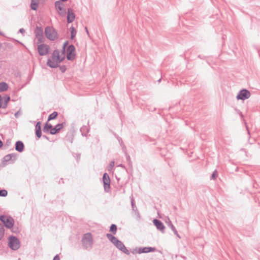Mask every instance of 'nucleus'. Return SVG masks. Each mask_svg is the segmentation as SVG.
Returning a JSON list of instances; mask_svg holds the SVG:
<instances>
[{
  "label": "nucleus",
  "mask_w": 260,
  "mask_h": 260,
  "mask_svg": "<svg viewBox=\"0 0 260 260\" xmlns=\"http://www.w3.org/2000/svg\"><path fill=\"white\" fill-rule=\"evenodd\" d=\"M60 52L58 49L53 51L52 54V58H48L47 65L51 68H56L59 66V64L65 59L64 56H60Z\"/></svg>",
  "instance_id": "1"
},
{
  "label": "nucleus",
  "mask_w": 260,
  "mask_h": 260,
  "mask_svg": "<svg viewBox=\"0 0 260 260\" xmlns=\"http://www.w3.org/2000/svg\"><path fill=\"white\" fill-rule=\"evenodd\" d=\"M82 245L84 249L90 250L93 247V239L90 233L83 234L82 237Z\"/></svg>",
  "instance_id": "2"
},
{
  "label": "nucleus",
  "mask_w": 260,
  "mask_h": 260,
  "mask_svg": "<svg viewBox=\"0 0 260 260\" xmlns=\"http://www.w3.org/2000/svg\"><path fill=\"white\" fill-rule=\"evenodd\" d=\"M8 246L13 250H17L20 247V242L14 236H10L8 238Z\"/></svg>",
  "instance_id": "3"
},
{
  "label": "nucleus",
  "mask_w": 260,
  "mask_h": 260,
  "mask_svg": "<svg viewBox=\"0 0 260 260\" xmlns=\"http://www.w3.org/2000/svg\"><path fill=\"white\" fill-rule=\"evenodd\" d=\"M45 35L46 38L50 41H54L57 38V32L52 27H46Z\"/></svg>",
  "instance_id": "4"
},
{
  "label": "nucleus",
  "mask_w": 260,
  "mask_h": 260,
  "mask_svg": "<svg viewBox=\"0 0 260 260\" xmlns=\"http://www.w3.org/2000/svg\"><path fill=\"white\" fill-rule=\"evenodd\" d=\"M0 220L4 223L5 226L7 229L13 228L14 224V220L12 217L9 216L6 217L4 215L0 216Z\"/></svg>",
  "instance_id": "5"
},
{
  "label": "nucleus",
  "mask_w": 260,
  "mask_h": 260,
  "mask_svg": "<svg viewBox=\"0 0 260 260\" xmlns=\"http://www.w3.org/2000/svg\"><path fill=\"white\" fill-rule=\"evenodd\" d=\"M67 59L68 60L73 61L76 57V48L74 45H69L66 50Z\"/></svg>",
  "instance_id": "6"
},
{
  "label": "nucleus",
  "mask_w": 260,
  "mask_h": 260,
  "mask_svg": "<svg viewBox=\"0 0 260 260\" xmlns=\"http://www.w3.org/2000/svg\"><path fill=\"white\" fill-rule=\"evenodd\" d=\"M34 33L37 39V44H40L44 42L45 38L43 35V30L41 27L37 26Z\"/></svg>",
  "instance_id": "7"
},
{
  "label": "nucleus",
  "mask_w": 260,
  "mask_h": 260,
  "mask_svg": "<svg viewBox=\"0 0 260 260\" xmlns=\"http://www.w3.org/2000/svg\"><path fill=\"white\" fill-rule=\"evenodd\" d=\"M251 93L250 91L246 89H242L239 91L238 94L236 96V99L238 100L244 101L248 99L250 97Z\"/></svg>",
  "instance_id": "8"
},
{
  "label": "nucleus",
  "mask_w": 260,
  "mask_h": 260,
  "mask_svg": "<svg viewBox=\"0 0 260 260\" xmlns=\"http://www.w3.org/2000/svg\"><path fill=\"white\" fill-rule=\"evenodd\" d=\"M49 49V46L47 44H41L38 45V51L40 56H44L48 54Z\"/></svg>",
  "instance_id": "9"
},
{
  "label": "nucleus",
  "mask_w": 260,
  "mask_h": 260,
  "mask_svg": "<svg viewBox=\"0 0 260 260\" xmlns=\"http://www.w3.org/2000/svg\"><path fill=\"white\" fill-rule=\"evenodd\" d=\"M119 250L121 251L122 252L124 253L127 255L129 254V251L127 249L126 247L125 246L124 244L118 239L115 241L114 243L113 244Z\"/></svg>",
  "instance_id": "10"
},
{
  "label": "nucleus",
  "mask_w": 260,
  "mask_h": 260,
  "mask_svg": "<svg viewBox=\"0 0 260 260\" xmlns=\"http://www.w3.org/2000/svg\"><path fill=\"white\" fill-rule=\"evenodd\" d=\"M153 223L158 230L160 231L162 233H165V226L160 220L154 219Z\"/></svg>",
  "instance_id": "11"
},
{
  "label": "nucleus",
  "mask_w": 260,
  "mask_h": 260,
  "mask_svg": "<svg viewBox=\"0 0 260 260\" xmlns=\"http://www.w3.org/2000/svg\"><path fill=\"white\" fill-rule=\"evenodd\" d=\"M75 18V15L71 8L68 9L67 13V22L68 23L73 22Z\"/></svg>",
  "instance_id": "12"
},
{
  "label": "nucleus",
  "mask_w": 260,
  "mask_h": 260,
  "mask_svg": "<svg viewBox=\"0 0 260 260\" xmlns=\"http://www.w3.org/2000/svg\"><path fill=\"white\" fill-rule=\"evenodd\" d=\"M35 133L36 137H37V139H40L42 136L41 122L40 121L37 122L36 124Z\"/></svg>",
  "instance_id": "13"
},
{
  "label": "nucleus",
  "mask_w": 260,
  "mask_h": 260,
  "mask_svg": "<svg viewBox=\"0 0 260 260\" xmlns=\"http://www.w3.org/2000/svg\"><path fill=\"white\" fill-rule=\"evenodd\" d=\"M156 251V248L155 247H145L143 248H139L138 250L139 253H148L150 252H154Z\"/></svg>",
  "instance_id": "14"
},
{
  "label": "nucleus",
  "mask_w": 260,
  "mask_h": 260,
  "mask_svg": "<svg viewBox=\"0 0 260 260\" xmlns=\"http://www.w3.org/2000/svg\"><path fill=\"white\" fill-rule=\"evenodd\" d=\"M15 148L17 151L22 152L24 150V145L22 141H17L15 143Z\"/></svg>",
  "instance_id": "15"
},
{
  "label": "nucleus",
  "mask_w": 260,
  "mask_h": 260,
  "mask_svg": "<svg viewBox=\"0 0 260 260\" xmlns=\"http://www.w3.org/2000/svg\"><path fill=\"white\" fill-rule=\"evenodd\" d=\"M52 127L51 124L48 123V121L46 122L43 127V132L44 133L51 134V131H52Z\"/></svg>",
  "instance_id": "16"
},
{
  "label": "nucleus",
  "mask_w": 260,
  "mask_h": 260,
  "mask_svg": "<svg viewBox=\"0 0 260 260\" xmlns=\"http://www.w3.org/2000/svg\"><path fill=\"white\" fill-rule=\"evenodd\" d=\"M64 123H58L54 127H52L51 135H55L59 132L61 129L63 127Z\"/></svg>",
  "instance_id": "17"
},
{
  "label": "nucleus",
  "mask_w": 260,
  "mask_h": 260,
  "mask_svg": "<svg viewBox=\"0 0 260 260\" xmlns=\"http://www.w3.org/2000/svg\"><path fill=\"white\" fill-rule=\"evenodd\" d=\"M10 161H11V158L10 155L9 154L5 155L2 159L1 163L0 164V167L4 168L6 167L7 165V162Z\"/></svg>",
  "instance_id": "18"
},
{
  "label": "nucleus",
  "mask_w": 260,
  "mask_h": 260,
  "mask_svg": "<svg viewBox=\"0 0 260 260\" xmlns=\"http://www.w3.org/2000/svg\"><path fill=\"white\" fill-rule=\"evenodd\" d=\"M74 138V133L73 131H69L65 137V140L70 142V143H73Z\"/></svg>",
  "instance_id": "19"
},
{
  "label": "nucleus",
  "mask_w": 260,
  "mask_h": 260,
  "mask_svg": "<svg viewBox=\"0 0 260 260\" xmlns=\"http://www.w3.org/2000/svg\"><path fill=\"white\" fill-rule=\"evenodd\" d=\"M131 205L132 207L133 211L135 212V214L137 216L138 218H140V214L139 212V211L137 208L136 205H135V200L133 198L131 199Z\"/></svg>",
  "instance_id": "20"
},
{
  "label": "nucleus",
  "mask_w": 260,
  "mask_h": 260,
  "mask_svg": "<svg viewBox=\"0 0 260 260\" xmlns=\"http://www.w3.org/2000/svg\"><path fill=\"white\" fill-rule=\"evenodd\" d=\"M2 99L4 100V103L3 104H2L3 107H2V108L6 109L8 106V104L9 102L11 100L10 96L8 94H5L4 96H3Z\"/></svg>",
  "instance_id": "21"
},
{
  "label": "nucleus",
  "mask_w": 260,
  "mask_h": 260,
  "mask_svg": "<svg viewBox=\"0 0 260 260\" xmlns=\"http://www.w3.org/2000/svg\"><path fill=\"white\" fill-rule=\"evenodd\" d=\"M40 0H31L30 8L32 10H37L39 4Z\"/></svg>",
  "instance_id": "22"
},
{
  "label": "nucleus",
  "mask_w": 260,
  "mask_h": 260,
  "mask_svg": "<svg viewBox=\"0 0 260 260\" xmlns=\"http://www.w3.org/2000/svg\"><path fill=\"white\" fill-rule=\"evenodd\" d=\"M80 131L82 136L86 137L89 131V129L87 126L83 125L80 128Z\"/></svg>",
  "instance_id": "23"
},
{
  "label": "nucleus",
  "mask_w": 260,
  "mask_h": 260,
  "mask_svg": "<svg viewBox=\"0 0 260 260\" xmlns=\"http://www.w3.org/2000/svg\"><path fill=\"white\" fill-rule=\"evenodd\" d=\"M9 86L6 82H2L0 83V92L5 91L8 90Z\"/></svg>",
  "instance_id": "24"
},
{
  "label": "nucleus",
  "mask_w": 260,
  "mask_h": 260,
  "mask_svg": "<svg viewBox=\"0 0 260 260\" xmlns=\"http://www.w3.org/2000/svg\"><path fill=\"white\" fill-rule=\"evenodd\" d=\"M63 4L62 3L59 1H56L55 2V7L59 11H61L63 10Z\"/></svg>",
  "instance_id": "25"
},
{
  "label": "nucleus",
  "mask_w": 260,
  "mask_h": 260,
  "mask_svg": "<svg viewBox=\"0 0 260 260\" xmlns=\"http://www.w3.org/2000/svg\"><path fill=\"white\" fill-rule=\"evenodd\" d=\"M58 114L57 112L54 111L53 113H52L48 116L47 121H49L51 120L56 119L58 116Z\"/></svg>",
  "instance_id": "26"
},
{
  "label": "nucleus",
  "mask_w": 260,
  "mask_h": 260,
  "mask_svg": "<svg viewBox=\"0 0 260 260\" xmlns=\"http://www.w3.org/2000/svg\"><path fill=\"white\" fill-rule=\"evenodd\" d=\"M106 237L109 239V240L113 244H114L115 241H116V240L117 239V238L116 237L114 236L113 235L109 233H107L106 234Z\"/></svg>",
  "instance_id": "27"
},
{
  "label": "nucleus",
  "mask_w": 260,
  "mask_h": 260,
  "mask_svg": "<svg viewBox=\"0 0 260 260\" xmlns=\"http://www.w3.org/2000/svg\"><path fill=\"white\" fill-rule=\"evenodd\" d=\"M102 179H103V184H104V183H105L106 182L108 183V182H110L111 181L110 177H109V176L108 174V173H104Z\"/></svg>",
  "instance_id": "28"
},
{
  "label": "nucleus",
  "mask_w": 260,
  "mask_h": 260,
  "mask_svg": "<svg viewBox=\"0 0 260 260\" xmlns=\"http://www.w3.org/2000/svg\"><path fill=\"white\" fill-rule=\"evenodd\" d=\"M103 185L106 192H110L111 191L110 182H106L103 184Z\"/></svg>",
  "instance_id": "29"
},
{
  "label": "nucleus",
  "mask_w": 260,
  "mask_h": 260,
  "mask_svg": "<svg viewBox=\"0 0 260 260\" xmlns=\"http://www.w3.org/2000/svg\"><path fill=\"white\" fill-rule=\"evenodd\" d=\"M117 230V226L115 224H112L110 227V232L112 233L113 235L116 234Z\"/></svg>",
  "instance_id": "30"
},
{
  "label": "nucleus",
  "mask_w": 260,
  "mask_h": 260,
  "mask_svg": "<svg viewBox=\"0 0 260 260\" xmlns=\"http://www.w3.org/2000/svg\"><path fill=\"white\" fill-rule=\"evenodd\" d=\"M71 29V39L73 40L76 36L77 31L73 26L70 27Z\"/></svg>",
  "instance_id": "31"
},
{
  "label": "nucleus",
  "mask_w": 260,
  "mask_h": 260,
  "mask_svg": "<svg viewBox=\"0 0 260 260\" xmlns=\"http://www.w3.org/2000/svg\"><path fill=\"white\" fill-rule=\"evenodd\" d=\"M11 158V163L13 164L17 160L18 154L16 153L9 154Z\"/></svg>",
  "instance_id": "32"
},
{
  "label": "nucleus",
  "mask_w": 260,
  "mask_h": 260,
  "mask_svg": "<svg viewBox=\"0 0 260 260\" xmlns=\"http://www.w3.org/2000/svg\"><path fill=\"white\" fill-rule=\"evenodd\" d=\"M5 230L4 225L0 223V240L3 238L4 236Z\"/></svg>",
  "instance_id": "33"
},
{
  "label": "nucleus",
  "mask_w": 260,
  "mask_h": 260,
  "mask_svg": "<svg viewBox=\"0 0 260 260\" xmlns=\"http://www.w3.org/2000/svg\"><path fill=\"white\" fill-rule=\"evenodd\" d=\"M166 223H167L168 226L170 228L171 230L174 229L175 228L169 218H168V221H166Z\"/></svg>",
  "instance_id": "34"
},
{
  "label": "nucleus",
  "mask_w": 260,
  "mask_h": 260,
  "mask_svg": "<svg viewBox=\"0 0 260 260\" xmlns=\"http://www.w3.org/2000/svg\"><path fill=\"white\" fill-rule=\"evenodd\" d=\"M8 194V191L6 189H0V197H5Z\"/></svg>",
  "instance_id": "35"
},
{
  "label": "nucleus",
  "mask_w": 260,
  "mask_h": 260,
  "mask_svg": "<svg viewBox=\"0 0 260 260\" xmlns=\"http://www.w3.org/2000/svg\"><path fill=\"white\" fill-rule=\"evenodd\" d=\"M117 139L118 141V142H119L120 145L121 146H122L123 150H125L126 148H125V147L124 146V145L123 144V141L122 140V139L120 137H119V136H117Z\"/></svg>",
  "instance_id": "36"
},
{
  "label": "nucleus",
  "mask_w": 260,
  "mask_h": 260,
  "mask_svg": "<svg viewBox=\"0 0 260 260\" xmlns=\"http://www.w3.org/2000/svg\"><path fill=\"white\" fill-rule=\"evenodd\" d=\"M217 177V172L216 170H214L212 173V174L210 177L211 180H215Z\"/></svg>",
  "instance_id": "37"
},
{
  "label": "nucleus",
  "mask_w": 260,
  "mask_h": 260,
  "mask_svg": "<svg viewBox=\"0 0 260 260\" xmlns=\"http://www.w3.org/2000/svg\"><path fill=\"white\" fill-rule=\"evenodd\" d=\"M58 67L59 68V70L61 72V73H64L66 72V71L67 70V67L66 66L64 65H62V66H59Z\"/></svg>",
  "instance_id": "38"
},
{
  "label": "nucleus",
  "mask_w": 260,
  "mask_h": 260,
  "mask_svg": "<svg viewBox=\"0 0 260 260\" xmlns=\"http://www.w3.org/2000/svg\"><path fill=\"white\" fill-rule=\"evenodd\" d=\"M124 151V152H125V156H126V160L127 161H128L129 162H131V157H130V156L128 154V153L126 152V150H123Z\"/></svg>",
  "instance_id": "39"
},
{
  "label": "nucleus",
  "mask_w": 260,
  "mask_h": 260,
  "mask_svg": "<svg viewBox=\"0 0 260 260\" xmlns=\"http://www.w3.org/2000/svg\"><path fill=\"white\" fill-rule=\"evenodd\" d=\"M172 230L173 231L174 234H175V235L177 237H178L179 239H180V238H181V237H180V235H179V234H178V232H177V230H176V228H175L174 229H172Z\"/></svg>",
  "instance_id": "40"
},
{
  "label": "nucleus",
  "mask_w": 260,
  "mask_h": 260,
  "mask_svg": "<svg viewBox=\"0 0 260 260\" xmlns=\"http://www.w3.org/2000/svg\"><path fill=\"white\" fill-rule=\"evenodd\" d=\"M172 230L173 231L174 234H175V235L177 237H178L179 239H180V238H181V237H180V235H179V234H178V232H177V230H176V228H175L174 229H172Z\"/></svg>",
  "instance_id": "41"
},
{
  "label": "nucleus",
  "mask_w": 260,
  "mask_h": 260,
  "mask_svg": "<svg viewBox=\"0 0 260 260\" xmlns=\"http://www.w3.org/2000/svg\"><path fill=\"white\" fill-rule=\"evenodd\" d=\"M68 44H69V42L68 41H66V42H64L63 44L62 48L66 49V47H67V45H68Z\"/></svg>",
  "instance_id": "42"
},
{
  "label": "nucleus",
  "mask_w": 260,
  "mask_h": 260,
  "mask_svg": "<svg viewBox=\"0 0 260 260\" xmlns=\"http://www.w3.org/2000/svg\"><path fill=\"white\" fill-rule=\"evenodd\" d=\"M53 260H60L59 255L58 254H56V255H55L53 258Z\"/></svg>",
  "instance_id": "43"
},
{
  "label": "nucleus",
  "mask_w": 260,
  "mask_h": 260,
  "mask_svg": "<svg viewBox=\"0 0 260 260\" xmlns=\"http://www.w3.org/2000/svg\"><path fill=\"white\" fill-rule=\"evenodd\" d=\"M19 32L21 33L22 34H24L25 32V30L24 28H21L19 30Z\"/></svg>",
  "instance_id": "44"
},
{
  "label": "nucleus",
  "mask_w": 260,
  "mask_h": 260,
  "mask_svg": "<svg viewBox=\"0 0 260 260\" xmlns=\"http://www.w3.org/2000/svg\"><path fill=\"white\" fill-rule=\"evenodd\" d=\"M10 144H11V141L10 140H8L6 142L5 146L7 145V147H9V146L10 145Z\"/></svg>",
  "instance_id": "45"
},
{
  "label": "nucleus",
  "mask_w": 260,
  "mask_h": 260,
  "mask_svg": "<svg viewBox=\"0 0 260 260\" xmlns=\"http://www.w3.org/2000/svg\"><path fill=\"white\" fill-rule=\"evenodd\" d=\"M2 100H3L2 97L1 95L0 94V109L2 108V107H3L2 102Z\"/></svg>",
  "instance_id": "46"
},
{
  "label": "nucleus",
  "mask_w": 260,
  "mask_h": 260,
  "mask_svg": "<svg viewBox=\"0 0 260 260\" xmlns=\"http://www.w3.org/2000/svg\"><path fill=\"white\" fill-rule=\"evenodd\" d=\"M20 115V111H17V112H16V113H15V116L16 117H18Z\"/></svg>",
  "instance_id": "47"
},
{
  "label": "nucleus",
  "mask_w": 260,
  "mask_h": 260,
  "mask_svg": "<svg viewBox=\"0 0 260 260\" xmlns=\"http://www.w3.org/2000/svg\"><path fill=\"white\" fill-rule=\"evenodd\" d=\"M12 231L13 232V233H17L18 232V228H13V229L12 230Z\"/></svg>",
  "instance_id": "48"
},
{
  "label": "nucleus",
  "mask_w": 260,
  "mask_h": 260,
  "mask_svg": "<svg viewBox=\"0 0 260 260\" xmlns=\"http://www.w3.org/2000/svg\"><path fill=\"white\" fill-rule=\"evenodd\" d=\"M109 165L111 168H113L114 166V161H111Z\"/></svg>",
  "instance_id": "49"
},
{
  "label": "nucleus",
  "mask_w": 260,
  "mask_h": 260,
  "mask_svg": "<svg viewBox=\"0 0 260 260\" xmlns=\"http://www.w3.org/2000/svg\"><path fill=\"white\" fill-rule=\"evenodd\" d=\"M66 48H62V50H61V54H64V53H66Z\"/></svg>",
  "instance_id": "50"
},
{
  "label": "nucleus",
  "mask_w": 260,
  "mask_h": 260,
  "mask_svg": "<svg viewBox=\"0 0 260 260\" xmlns=\"http://www.w3.org/2000/svg\"><path fill=\"white\" fill-rule=\"evenodd\" d=\"M238 113H239L240 117L241 118H243V115L241 111H240L239 110H238Z\"/></svg>",
  "instance_id": "51"
},
{
  "label": "nucleus",
  "mask_w": 260,
  "mask_h": 260,
  "mask_svg": "<svg viewBox=\"0 0 260 260\" xmlns=\"http://www.w3.org/2000/svg\"><path fill=\"white\" fill-rule=\"evenodd\" d=\"M43 138H44L46 139V140H49V137H47V136H46V135H43Z\"/></svg>",
  "instance_id": "52"
},
{
  "label": "nucleus",
  "mask_w": 260,
  "mask_h": 260,
  "mask_svg": "<svg viewBox=\"0 0 260 260\" xmlns=\"http://www.w3.org/2000/svg\"><path fill=\"white\" fill-rule=\"evenodd\" d=\"M3 146V142L0 140V148Z\"/></svg>",
  "instance_id": "53"
},
{
  "label": "nucleus",
  "mask_w": 260,
  "mask_h": 260,
  "mask_svg": "<svg viewBox=\"0 0 260 260\" xmlns=\"http://www.w3.org/2000/svg\"><path fill=\"white\" fill-rule=\"evenodd\" d=\"M85 29H86V32H87V34L88 35H89V32H88V30L87 28L86 27H85Z\"/></svg>",
  "instance_id": "54"
},
{
  "label": "nucleus",
  "mask_w": 260,
  "mask_h": 260,
  "mask_svg": "<svg viewBox=\"0 0 260 260\" xmlns=\"http://www.w3.org/2000/svg\"><path fill=\"white\" fill-rule=\"evenodd\" d=\"M114 135L115 136V137L117 138V136H118L116 133H114Z\"/></svg>",
  "instance_id": "55"
},
{
  "label": "nucleus",
  "mask_w": 260,
  "mask_h": 260,
  "mask_svg": "<svg viewBox=\"0 0 260 260\" xmlns=\"http://www.w3.org/2000/svg\"><path fill=\"white\" fill-rule=\"evenodd\" d=\"M68 0H60L59 1H60V2H66Z\"/></svg>",
  "instance_id": "56"
},
{
  "label": "nucleus",
  "mask_w": 260,
  "mask_h": 260,
  "mask_svg": "<svg viewBox=\"0 0 260 260\" xmlns=\"http://www.w3.org/2000/svg\"><path fill=\"white\" fill-rule=\"evenodd\" d=\"M161 80V78H160L157 81H158V82H160Z\"/></svg>",
  "instance_id": "57"
},
{
  "label": "nucleus",
  "mask_w": 260,
  "mask_h": 260,
  "mask_svg": "<svg viewBox=\"0 0 260 260\" xmlns=\"http://www.w3.org/2000/svg\"><path fill=\"white\" fill-rule=\"evenodd\" d=\"M60 182H62V183H63V181H62V180H60V181H59V183H60Z\"/></svg>",
  "instance_id": "58"
},
{
  "label": "nucleus",
  "mask_w": 260,
  "mask_h": 260,
  "mask_svg": "<svg viewBox=\"0 0 260 260\" xmlns=\"http://www.w3.org/2000/svg\"><path fill=\"white\" fill-rule=\"evenodd\" d=\"M60 182H62V183H63V181H62V180H60V181H59V183H60Z\"/></svg>",
  "instance_id": "59"
},
{
  "label": "nucleus",
  "mask_w": 260,
  "mask_h": 260,
  "mask_svg": "<svg viewBox=\"0 0 260 260\" xmlns=\"http://www.w3.org/2000/svg\"><path fill=\"white\" fill-rule=\"evenodd\" d=\"M60 182H62V183H63V181H62V180H60V181H59V183H60Z\"/></svg>",
  "instance_id": "60"
},
{
  "label": "nucleus",
  "mask_w": 260,
  "mask_h": 260,
  "mask_svg": "<svg viewBox=\"0 0 260 260\" xmlns=\"http://www.w3.org/2000/svg\"><path fill=\"white\" fill-rule=\"evenodd\" d=\"M2 34H3V33L1 31H0V35H2Z\"/></svg>",
  "instance_id": "61"
}]
</instances>
